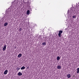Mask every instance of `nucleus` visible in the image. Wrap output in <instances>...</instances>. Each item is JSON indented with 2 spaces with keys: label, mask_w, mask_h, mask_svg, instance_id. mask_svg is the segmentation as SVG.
<instances>
[{
  "label": "nucleus",
  "mask_w": 79,
  "mask_h": 79,
  "mask_svg": "<svg viewBox=\"0 0 79 79\" xmlns=\"http://www.w3.org/2000/svg\"><path fill=\"white\" fill-rule=\"evenodd\" d=\"M18 76H22V75H23V74H22V73H21V72H19L18 73Z\"/></svg>",
  "instance_id": "nucleus-7"
},
{
  "label": "nucleus",
  "mask_w": 79,
  "mask_h": 79,
  "mask_svg": "<svg viewBox=\"0 0 79 79\" xmlns=\"http://www.w3.org/2000/svg\"><path fill=\"white\" fill-rule=\"evenodd\" d=\"M63 33V31H59V33L58 34V35L59 37H61V34Z\"/></svg>",
  "instance_id": "nucleus-2"
},
{
  "label": "nucleus",
  "mask_w": 79,
  "mask_h": 79,
  "mask_svg": "<svg viewBox=\"0 0 79 79\" xmlns=\"http://www.w3.org/2000/svg\"><path fill=\"white\" fill-rule=\"evenodd\" d=\"M42 44L43 45L45 46L46 45V43L44 42L42 43Z\"/></svg>",
  "instance_id": "nucleus-14"
},
{
  "label": "nucleus",
  "mask_w": 79,
  "mask_h": 79,
  "mask_svg": "<svg viewBox=\"0 0 79 79\" xmlns=\"http://www.w3.org/2000/svg\"><path fill=\"white\" fill-rule=\"evenodd\" d=\"M57 68L58 69H61V67L60 65L58 66L57 67Z\"/></svg>",
  "instance_id": "nucleus-4"
},
{
  "label": "nucleus",
  "mask_w": 79,
  "mask_h": 79,
  "mask_svg": "<svg viewBox=\"0 0 79 79\" xmlns=\"http://www.w3.org/2000/svg\"><path fill=\"white\" fill-rule=\"evenodd\" d=\"M6 45H5L4 46L3 48H2V50L3 51H5L6 50Z\"/></svg>",
  "instance_id": "nucleus-3"
},
{
  "label": "nucleus",
  "mask_w": 79,
  "mask_h": 79,
  "mask_svg": "<svg viewBox=\"0 0 79 79\" xmlns=\"http://www.w3.org/2000/svg\"><path fill=\"white\" fill-rule=\"evenodd\" d=\"M77 74H79V68H77Z\"/></svg>",
  "instance_id": "nucleus-8"
},
{
  "label": "nucleus",
  "mask_w": 79,
  "mask_h": 79,
  "mask_svg": "<svg viewBox=\"0 0 79 79\" xmlns=\"http://www.w3.org/2000/svg\"><path fill=\"white\" fill-rule=\"evenodd\" d=\"M77 11V10H76V9L74 7H72L70 8V13H76Z\"/></svg>",
  "instance_id": "nucleus-1"
},
{
  "label": "nucleus",
  "mask_w": 79,
  "mask_h": 79,
  "mask_svg": "<svg viewBox=\"0 0 79 79\" xmlns=\"http://www.w3.org/2000/svg\"><path fill=\"white\" fill-rule=\"evenodd\" d=\"M30 14V11H29V10H28L27 11V15H29Z\"/></svg>",
  "instance_id": "nucleus-11"
},
{
  "label": "nucleus",
  "mask_w": 79,
  "mask_h": 79,
  "mask_svg": "<svg viewBox=\"0 0 79 79\" xmlns=\"http://www.w3.org/2000/svg\"><path fill=\"white\" fill-rule=\"evenodd\" d=\"M8 15H9V13H8L6 15H7L8 16Z\"/></svg>",
  "instance_id": "nucleus-20"
},
{
  "label": "nucleus",
  "mask_w": 79,
  "mask_h": 79,
  "mask_svg": "<svg viewBox=\"0 0 79 79\" xmlns=\"http://www.w3.org/2000/svg\"><path fill=\"white\" fill-rule=\"evenodd\" d=\"M22 30V29L21 28H20L19 29V31H21V30Z\"/></svg>",
  "instance_id": "nucleus-17"
},
{
  "label": "nucleus",
  "mask_w": 79,
  "mask_h": 79,
  "mask_svg": "<svg viewBox=\"0 0 79 79\" xmlns=\"http://www.w3.org/2000/svg\"><path fill=\"white\" fill-rule=\"evenodd\" d=\"M60 60V56H58L57 57V60Z\"/></svg>",
  "instance_id": "nucleus-13"
},
{
  "label": "nucleus",
  "mask_w": 79,
  "mask_h": 79,
  "mask_svg": "<svg viewBox=\"0 0 79 79\" xmlns=\"http://www.w3.org/2000/svg\"><path fill=\"white\" fill-rule=\"evenodd\" d=\"M76 16H73V18H76Z\"/></svg>",
  "instance_id": "nucleus-19"
},
{
  "label": "nucleus",
  "mask_w": 79,
  "mask_h": 79,
  "mask_svg": "<svg viewBox=\"0 0 79 79\" xmlns=\"http://www.w3.org/2000/svg\"><path fill=\"white\" fill-rule=\"evenodd\" d=\"M25 68H26V67H25L23 66L22 67V68L20 69H21V70H23V69H25Z\"/></svg>",
  "instance_id": "nucleus-10"
},
{
  "label": "nucleus",
  "mask_w": 79,
  "mask_h": 79,
  "mask_svg": "<svg viewBox=\"0 0 79 79\" xmlns=\"http://www.w3.org/2000/svg\"><path fill=\"white\" fill-rule=\"evenodd\" d=\"M23 2H24V0H22V1H21V3H23Z\"/></svg>",
  "instance_id": "nucleus-18"
},
{
  "label": "nucleus",
  "mask_w": 79,
  "mask_h": 79,
  "mask_svg": "<svg viewBox=\"0 0 79 79\" xmlns=\"http://www.w3.org/2000/svg\"><path fill=\"white\" fill-rule=\"evenodd\" d=\"M8 25V23H4V26H6Z\"/></svg>",
  "instance_id": "nucleus-12"
},
{
  "label": "nucleus",
  "mask_w": 79,
  "mask_h": 79,
  "mask_svg": "<svg viewBox=\"0 0 79 79\" xmlns=\"http://www.w3.org/2000/svg\"><path fill=\"white\" fill-rule=\"evenodd\" d=\"M15 5H18V3L17 2H15Z\"/></svg>",
  "instance_id": "nucleus-16"
},
{
  "label": "nucleus",
  "mask_w": 79,
  "mask_h": 79,
  "mask_svg": "<svg viewBox=\"0 0 79 79\" xmlns=\"http://www.w3.org/2000/svg\"><path fill=\"white\" fill-rule=\"evenodd\" d=\"M67 77L68 78H70V77H71V74H67Z\"/></svg>",
  "instance_id": "nucleus-9"
},
{
  "label": "nucleus",
  "mask_w": 79,
  "mask_h": 79,
  "mask_svg": "<svg viewBox=\"0 0 79 79\" xmlns=\"http://www.w3.org/2000/svg\"><path fill=\"white\" fill-rule=\"evenodd\" d=\"M8 73V70H6L4 72V74H6Z\"/></svg>",
  "instance_id": "nucleus-6"
},
{
  "label": "nucleus",
  "mask_w": 79,
  "mask_h": 79,
  "mask_svg": "<svg viewBox=\"0 0 79 79\" xmlns=\"http://www.w3.org/2000/svg\"><path fill=\"white\" fill-rule=\"evenodd\" d=\"M21 56H22V54H19L18 56V58H20V57H21Z\"/></svg>",
  "instance_id": "nucleus-5"
},
{
  "label": "nucleus",
  "mask_w": 79,
  "mask_h": 79,
  "mask_svg": "<svg viewBox=\"0 0 79 79\" xmlns=\"http://www.w3.org/2000/svg\"><path fill=\"white\" fill-rule=\"evenodd\" d=\"M16 69H17V71H18V70H19V69H20V68L17 67L16 68Z\"/></svg>",
  "instance_id": "nucleus-15"
}]
</instances>
